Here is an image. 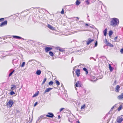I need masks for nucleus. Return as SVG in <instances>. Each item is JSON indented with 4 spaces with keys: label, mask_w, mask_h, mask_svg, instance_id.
<instances>
[{
    "label": "nucleus",
    "mask_w": 123,
    "mask_h": 123,
    "mask_svg": "<svg viewBox=\"0 0 123 123\" xmlns=\"http://www.w3.org/2000/svg\"><path fill=\"white\" fill-rule=\"evenodd\" d=\"M12 87H11V89L12 90L14 89H16V86L14 85H11Z\"/></svg>",
    "instance_id": "ddd939ff"
},
{
    "label": "nucleus",
    "mask_w": 123,
    "mask_h": 123,
    "mask_svg": "<svg viewBox=\"0 0 123 123\" xmlns=\"http://www.w3.org/2000/svg\"><path fill=\"white\" fill-rule=\"evenodd\" d=\"M47 80V78H45L43 80V82L42 83V85H43L45 83V82Z\"/></svg>",
    "instance_id": "b1692460"
},
{
    "label": "nucleus",
    "mask_w": 123,
    "mask_h": 123,
    "mask_svg": "<svg viewBox=\"0 0 123 123\" xmlns=\"http://www.w3.org/2000/svg\"><path fill=\"white\" fill-rule=\"evenodd\" d=\"M117 98L119 99H123V92L120 95L117 97Z\"/></svg>",
    "instance_id": "9b49d317"
},
{
    "label": "nucleus",
    "mask_w": 123,
    "mask_h": 123,
    "mask_svg": "<svg viewBox=\"0 0 123 123\" xmlns=\"http://www.w3.org/2000/svg\"><path fill=\"white\" fill-rule=\"evenodd\" d=\"M41 73V71L40 70H37L36 72V73L38 75H39Z\"/></svg>",
    "instance_id": "dca6fc26"
},
{
    "label": "nucleus",
    "mask_w": 123,
    "mask_h": 123,
    "mask_svg": "<svg viewBox=\"0 0 123 123\" xmlns=\"http://www.w3.org/2000/svg\"><path fill=\"white\" fill-rule=\"evenodd\" d=\"M119 23V20L118 19L116 18H112L110 22V25L113 27H115L118 25Z\"/></svg>",
    "instance_id": "f257e3e1"
},
{
    "label": "nucleus",
    "mask_w": 123,
    "mask_h": 123,
    "mask_svg": "<svg viewBox=\"0 0 123 123\" xmlns=\"http://www.w3.org/2000/svg\"><path fill=\"white\" fill-rule=\"evenodd\" d=\"M61 48L59 47H56L55 48V49L57 50H59V49H60Z\"/></svg>",
    "instance_id": "c9c22d12"
},
{
    "label": "nucleus",
    "mask_w": 123,
    "mask_h": 123,
    "mask_svg": "<svg viewBox=\"0 0 123 123\" xmlns=\"http://www.w3.org/2000/svg\"><path fill=\"white\" fill-rule=\"evenodd\" d=\"M105 43L106 44L108 43H109V42L107 41V40L106 39H105Z\"/></svg>",
    "instance_id": "72a5a7b5"
},
{
    "label": "nucleus",
    "mask_w": 123,
    "mask_h": 123,
    "mask_svg": "<svg viewBox=\"0 0 123 123\" xmlns=\"http://www.w3.org/2000/svg\"><path fill=\"white\" fill-rule=\"evenodd\" d=\"M80 2L79 1V0H76V4L77 5H79L80 4Z\"/></svg>",
    "instance_id": "c756f323"
},
{
    "label": "nucleus",
    "mask_w": 123,
    "mask_h": 123,
    "mask_svg": "<svg viewBox=\"0 0 123 123\" xmlns=\"http://www.w3.org/2000/svg\"><path fill=\"white\" fill-rule=\"evenodd\" d=\"M47 25L48 27L50 29L52 30H54V27H52L51 25L49 24H48Z\"/></svg>",
    "instance_id": "9d476101"
},
{
    "label": "nucleus",
    "mask_w": 123,
    "mask_h": 123,
    "mask_svg": "<svg viewBox=\"0 0 123 123\" xmlns=\"http://www.w3.org/2000/svg\"><path fill=\"white\" fill-rule=\"evenodd\" d=\"M76 123H80L79 121H76Z\"/></svg>",
    "instance_id": "a18cd8bd"
},
{
    "label": "nucleus",
    "mask_w": 123,
    "mask_h": 123,
    "mask_svg": "<svg viewBox=\"0 0 123 123\" xmlns=\"http://www.w3.org/2000/svg\"><path fill=\"white\" fill-rule=\"evenodd\" d=\"M109 69L111 72H112L113 70V69L112 67L111 66L110 64L109 65Z\"/></svg>",
    "instance_id": "f3484780"
},
{
    "label": "nucleus",
    "mask_w": 123,
    "mask_h": 123,
    "mask_svg": "<svg viewBox=\"0 0 123 123\" xmlns=\"http://www.w3.org/2000/svg\"><path fill=\"white\" fill-rule=\"evenodd\" d=\"M55 83L58 86L60 84V82L58 80H56V81Z\"/></svg>",
    "instance_id": "7c9ffc66"
},
{
    "label": "nucleus",
    "mask_w": 123,
    "mask_h": 123,
    "mask_svg": "<svg viewBox=\"0 0 123 123\" xmlns=\"http://www.w3.org/2000/svg\"><path fill=\"white\" fill-rule=\"evenodd\" d=\"M10 93L11 95H12L13 94H15V93L12 90V91L10 92Z\"/></svg>",
    "instance_id": "c85d7f7f"
},
{
    "label": "nucleus",
    "mask_w": 123,
    "mask_h": 123,
    "mask_svg": "<svg viewBox=\"0 0 123 123\" xmlns=\"http://www.w3.org/2000/svg\"><path fill=\"white\" fill-rule=\"evenodd\" d=\"M49 54L50 56H53L54 55L53 52L51 51H50L49 52Z\"/></svg>",
    "instance_id": "393cba45"
},
{
    "label": "nucleus",
    "mask_w": 123,
    "mask_h": 123,
    "mask_svg": "<svg viewBox=\"0 0 123 123\" xmlns=\"http://www.w3.org/2000/svg\"><path fill=\"white\" fill-rule=\"evenodd\" d=\"M53 84V82L52 81H50L49 83V85L51 86Z\"/></svg>",
    "instance_id": "bb28decb"
},
{
    "label": "nucleus",
    "mask_w": 123,
    "mask_h": 123,
    "mask_svg": "<svg viewBox=\"0 0 123 123\" xmlns=\"http://www.w3.org/2000/svg\"><path fill=\"white\" fill-rule=\"evenodd\" d=\"M59 51L62 52H64L65 51V50L61 48L60 49H59Z\"/></svg>",
    "instance_id": "a878e982"
},
{
    "label": "nucleus",
    "mask_w": 123,
    "mask_h": 123,
    "mask_svg": "<svg viewBox=\"0 0 123 123\" xmlns=\"http://www.w3.org/2000/svg\"><path fill=\"white\" fill-rule=\"evenodd\" d=\"M93 41H94L93 39H91L90 38H89L88 40L86 41V44L87 45H88Z\"/></svg>",
    "instance_id": "39448f33"
},
{
    "label": "nucleus",
    "mask_w": 123,
    "mask_h": 123,
    "mask_svg": "<svg viewBox=\"0 0 123 123\" xmlns=\"http://www.w3.org/2000/svg\"><path fill=\"white\" fill-rule=\"evenodd\" d=\"M39 93V92L38 91L37 92H36L34 94L33 96H32L33 97H36L38 96Z\"/></svg>",
    "instance_id": "2eb2a0df"
},
{
    "label": "nucleus",
    "mask_w": 123,
    "mask_h": 123,
    "mask_svg": "<svg viewBox=\"0 0 123 123\" xmlns=\"http://www.w3.org/2000/svg\"><path fill=\"white\" fill-rule=\"evenodd\" d=\"M14 103V102L12 100H9L8 102L6 104V106L7 107L11 108Z\"/></svg>",
    "instance_id": "f03ea898"
},
{
    "label": "nucleus",
    "mask_w": 123,
    "mask_h": 123,
    "mask_svg": "<svg viewBox=\"0 0 123 123\" xmlns=\"http://www.w3.org/2000/svg\"><path fill=\"white\" fill-rule=\"evenodd\" d=\"M4 18H2L0 19V22L4 20Z\"/></svg>",
    "instance_id": "e433bc0d"
},
{
    "label": "nucleus",
    "mask_w": 123,
    "mask_h": 123,
    "mask_svg": "<svg viewBox=\"0 0 123 123\" xmlns=\"http://www.w3.org/2000/svg\"><path fill=\"white\" fill-rule=\"evenodd\" d=\"M86 4L88 5V4H89V0H86Z\"/></svg>",
    "instance_id": "58836bf2"
},
{
    "label": "nucleus",
    "mask_w": 123,
    "mask_h": 123,
    "mask_svg": "<svg viewBox=\"0 0 123 123\" xmlns=\"http://www.w3.org/2000/svg\"><path fill=\"white\" fill-rule=\"evenodd\" d=\"M120 52L121 53H123V48L121 49Z\"/></svg>",
    "instance_id": "ea45409f"
},
{
    "label": "nucleus",
    "mask_w": 123,
    "mask_h": 123,
    "mask_svg": "<svg viewBox=\"0 0 123 123\" xmlns=\"http://www.w3.org/2000/svg\"><path fill=\"white\" fill-rule=\"evenodd\" d=\"M52 88H49L46 89L44 93H45L46 92H49L52 89Z\"/></svg>",
    "instance_id": "f8f14e48"
},
{
    "label": "nucleus",
    "mask_w": 123,
    "mask_h": 123,
    "mask_svg": "<svg viewBox=\"0 0 123 123\" xmlns=\"http://www.w3.org/2000/svg\"><path fill=\"white\" fill-rule=\"evenodd\" d=\"M122 116H120L117 118L116 120L117 123H121L122 122L123 120V118Z\"/></svg>",
    "instance_id": "7ed1b4c3"
},
{
    "label": "nucleus",
    "mask_w": 123,
    "mask_h": 123,
    "mask_svg": "<svg viewBox=\"0 0 123 123\" xmlns=\"http://www.w3.org/2000/svg\"><path fill=\"white\" fill-rule=\"evenodd\" d=\"M106 45L107 46H109L111 47H113L114 46L113 44H111L109 42Z\"/></svg>",
    "instance_id": "6ab92c4d"
},
{
    "label": "nucleus",
    "mask_w": 123,
    "mask_h": 123,
    "mask_svg": "<svg viewBox=\"0 0 123 123\" xmlns=\"http://www.w3.org/2000/svg\"><path fill=\"white\" fill-rule=\"evenodd\" d=\"M64 108H61L60 110V112L62 111Z\"/></svg>",
    "instance_id": "79ce46f5"
},
{
    "label": "nucleus",
    "mask_w": 123,
    "mask_h": 123,
    "mask_svg": "<svg viewBox=\"0 0 123 123\" xmlns=\"http://www.w3.org/2000/svg\"><path fill=\"white\" fill-rule=\"evenodd\" d=\"M7 24V21L6 20L2 22L1 24L0 25V26L2 27L5 25H6Z\"/></svg>",
    "instance_id": "6e6552de"
},
{
    "label": "nucleus",
    "mask_w": 123,
    "mask_h": 123,
    "mask_svg": "<svg viewBox=\"0 0 123 123\" xmlns=\"http://www.w3.org/2000/svg\"><path fill=\"white\" fill-rule=\"evenodd\" d=\"M37 102H36L35 104L34 105V106H35L37 104Z\"/></svg>",
    "instance_id": "37998d69"
},
{
    "label": "nucleus",
    "mask_w": 123,
    "mask_h": 123,
    "mask_svg": "<svg viewBox=\"0 0 123 123\" xmlns=\"http://www.w3.org/2000/svg\"><path fill=\"white\" fill-rule=\"evenodd\" d=\"M116 106H115L114 105V106H113L111 108V109H113L114 107H115Z\"/></svg>",
    "instance_id": "c03bdc74"
},
{
    "label": "nucleus",
    "mask_w": 123,
    "mask_h": 123,
    "mask_svg": "<svg viewBox=\"0 0 123 123\" xmlns=\"http://www.w3.org/2000/svg\"><path fill=\"white\" fill-rule=\"evenodd\" d=\"M13 37L14 38H15L20 39L21 38V37H20L19 36H13Z\"/></svg>",
    "instance_id": "4be33fe9"
},
{
    "label": "nucleus",
    "mask_w": 123,
    "mask_h": 123,
    "mask_svg": "<svg viewBox=\"0 0 123 123\" xmlns=\"http://www.w3.org/2000/svg\"><path fill=\"white\" fill-rule=\"evenodd\" d=\"M58 118L59 119H60V118H61V117L60 116V115H59L58 116Z\"/></svg>",
    "instance_id": "de8ad7c7"
},
{
    "label": "nucleus",
    "mask_w": 123,
    "mask_h": 123,
    "mask_svg": "<svg viewBox=\"0 0 123 123\" xmlns=\"http://www.w3.org/2000/svg\"><path fill=\"white\" fill-rule=\"evenodd\" d=\"M75 73L77 77L80 76V70L79 69H77L75 72Z\"/></svg>",
    "instance_id": "1a4fd4ad"
},
{
    "label": "nucleus",
    "mask_w": 123,
    "mask_h": 123,
    "mask_svg": "<svg viewBox=\"0 0 123 123\" xmlns=\"http://www.w3.org/2000/svg\"><path fill=\"white\" fill-rule=\"evenodd\" d=\"M25 62H23L22 63V64L21 65V67H24V66L25 64Z\"/></svg>",
    "instance_id": "2f4dec72"
},
{
    "label": "nucleus",
    "mask_w": 123,
    "mask_h": 123,
    "mask_svg": "<svg viewBox=\"0 0 123 123\" xmlns=\"http://www.w3.org/2000/svg\"><path fill=\"white\" fill-rule=\"evenodd\" d=\"M113 33V31H112L111 30L109 31V36H111L112 35Z\"/></svg>",
    "instance_id": "5701e85b"
},
{
    "label": "nucleus",
    "mask_w": 123,
    "mask_h": 123,
    "mask_svg": "<svg viewBox=\"0 0 123 123\" xmlns=\"http://www.w3.org/2000/svg\"><path fill=\"white\" fill-rule=\"evenodd\" d=\"M86 25L87 26H88V25L87 24H86Z\"/></svg>",
    "instance_id": "09e8293b"
},
{
    "label": "nucleus",
    "mask_w": 123,
    "mask_h": 123,
    "mask_svg": "<svg viewBox=\"0 0 123 123\" xmlns=\"http://www.w3.org/2000/svg\"><path fill=\"white\" fill-rule=\"evenodd\" d=\"M85 105H86L85 104H84V105H83L81 106V110L84 109L85 108Z\"/></svg>",
    "instance_id": "cd10ccee"
},
{
    "label": "nucleus",
    "mask_w": 123,
    "mask_h": 123,
    "mask_svg": "<svg viewBox=\"0 0 123 123\" xmlns=\"http://www.w3.org/2000/svg\"><path fill=\"white\" fill-rule=\"evenodd\" d=\"M74 18H77L78 19H79V18L77 17H74Z\"/></svg>",
    "instance_id": "49530a36"
},
{
    "label": "nucleus",
    "mask_w": 123,
    "mask_h": 123,
    "mask_svg": "<svg viewBox=\"0 0 123 123\" xmlns=\"http://www.w3.org/2000/svg\"><path fill=\"white\" fill-rule=\"evenodd\" d=\"M52 49V48L49 47H46L45 49V52L46 53L48 52V51L51 50Z\"/></svg>",
    "instance_id": "423d86ee"
},
{
    "label": "nucleus",
    "mask_w": 123,
    "mask_h": 123,
    "mask_svg": "<svg viewBox=\"0 0 123 123\" xmlns=\"http://www.w3.org/2000/svg\"><path fill=\"white\" fill-rule=\"evenodd\" d=\"M120 88V87L119 85H117L116 89V91L117 92H119V89Z\"/></svg>",
    "instance_id": "4468645a"
},
{
    "label": "nucleus",
    "mask_w": 123,
    "mask_h": 123,
    "mask_svg": "<svg viewBox=\"0 0 123 123\" xmlns=\"http://www.w3.org/2000/svg\"><path fill=\"white\" fill-rule=\"evenodd\" d=\"M14 71V70H13L9 74V77L12 74Z\"/></svg>",
    "instance_id": "473e14b6"
},
{
    "label": "nucleus",
    "mask_w": 123,
    "mask_h": 123,
    "mask_svg": "<svg viewBox=\"0 0 123 123\" xmlns=\"http://www.w3.org/2000/svg\"><path fill=\"white\" fill-rule=\"evenodd\" d=\"M97 45V42H96L95 44V47H96Z\"/></svg>",
    "instance_id": "a19ab883"
},
{
    "label": "nucleus",
    "mask_w": 123,
    "mask_h": 123,
    "mask_svg": "<svg viewBox=\"0 0 123 123\" xmlns=\"http://www.w3.org/2000/svg\"><path fill=\"white\" fill-rule=\"evenodd\" d=\"M107 29V28L105 29L103 31L104 35L106 36V35Z\"/></svg>",
    "instance_id": "a211bd4d"
},
{
    "label": "nucleus",
    "mask_w": 123,
    "mask_h": 123,
    "mask_svg": "<svg viewBox=\"0 0 123 123\" xmlns=\"http://www.w3.org/2000/svg\"><path fill=\"white\" fill-rule=\"evenodd\" d=\"M122 105H121L118 107L117 110L118 111H119L121 110L122 109Z\"/></svg>",
    "instance_id": "aec40b11"
},
{
    "label": "nucleus",
    "mask_w": 123,
    "mask_h": 123,
    "mask_svg": "<svg viewBox=\"0 0 123 123\" xmlns=\"http://www.w3.org/2000/svg\"><path fill=\"white\" fill-rule=\"evenodd\" d=\"M117 36L116 37H115V38H114V40L115 41V42L117 40Z\"/></svg>",
    "instance_id": "4c0bfd02"
},
{
    "label": "nucleus",
    "mask_w": 123,
    "mask_h": 123,
    "mask_svg": "<svg viewBox=\"0 0 123 123\" xmlns=\"http://www.w3.org/2000/svg\"><path fill=\"white\" fill-rule=\"evenodd\" d=\"M54 115L53 113H48V114L46 115L47 117H49L52 118L54 117Z\"/></svg>",
    "instance_id": "20e7f679"
},
{
    "label": "nucleus",
    "mask_w": 123,
    "mask_h": 123,
    "mask_svg": "<svg viewBox=\"0 0 123 123\" xmlns=\"http://www.w3.org/2000/svg\"><path fill=\"white\" fill-rule=\"evenodd\" d=\"M83 69L84 71L86 72V74H87L88 73V72L87 70V69L86 68H83Z\"/></svg>",
    "instance_id": "412c9836"
},
{
    "label": "nucleus",
    "mask_w": 123,
    "mask_h": 123,
    "mask_svg": "<svg viewBox=\"0 0 123 123\" xmlns=\"http://www.w3.org/2000/svg\"><path fill=\"white\" fill-rule=\"evenodd\" d=\"M61 13L62 14H64V11L63 8L62 9V11L61 12Z\"/></svg>",
    "instance_id": "f704fd0d"
},
{
    "label": "nucleus",
    "mask_w": 123,
    "mask_h": 123,
    "mask_svg": "<svg viewBox=\"0 0 123 123\" xmlns=\"http://www.w3.org/2000/svg\"><path fill=\"white\" fill-rule=\"evenodd\" d=\"M75 86L77 87H80L81 86V83L80 81H77L75 84Z\"/></svg>",
    "instance_id": "0eeeda50"
}]
</instances>
